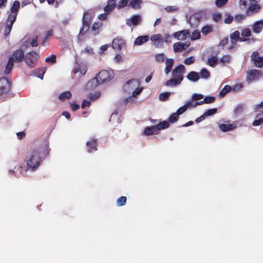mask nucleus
Here are the masks:
<instances>
[{
	"mask_svg": "<svg viewBox=\"0 0 263 263\" xmlns=\"http://www.w3.org/2000/svg\"><path fill=\"white\" fill-rule=\"evenodd\" d=\"M232 88L228 85H225L223 88L220 90L219 92V96L220 97L224 96L227 93L231 91Z\"/></svg>",
	"mask_w": 263,
	"mask_h": 263,
	"instance_id": "72a5a7b5",
	"label": "nucleus"
},
{
	"mask_svg": "<svg viewBox=\"0 0 263 263\" xmlns=\"http://www.w3.org/2000/svg\"><path fill=\"white\" fill-rule=\"evenodd\" d=\"M71 96V93L69 91H64L59 95V99L61 101H64L67 99H69Z\"/></svg>",
	"mask_w": 263,
	"mask_h": 263,
	"instance_id": "c756f323",
	"label": "nucleus"
},
{
	"mask_svg": "<svg viewBox=\"0 0 263 263\" xmlns=\"http://www.w3.org/2000/svg\"><path fill=\"white\" fill-rule=\"evenodd\" d=\"M171 95L170 92H162L159 95V100L162 101H166Z\"/></svg>",
	"mask_w": 263,
	"mask_h": 263,
	"instance_id": "a19ab883",
	"label": "nucleus"
},
{
	"mask_svg": "<svg viewBox=\"0 0 263 263\" xmlns=\"http://www.w3.org/2000/svg\"><path fill=\"white\" fill-rule=\"evenodd\" d=\"M261 7L257 3L252 4L246 10V14L248 16H252L260 12Z\"/></svg>",
	"mask_w": 263,
	"mask_h": 263,
	"instance_id": "0eeeda50",
	"label": "nucleus"
},
{
	"mask_svg": "<svg viewBox=\"0 0 263 263\" xmlns=\"http://www.w3.org/2000/svg\"><path fill=\"white\" fill-rule=\"evenodd\" d=\"M39 57L40 55L38 53L34 51H31L26 54L24 61L29 68H33L36 65Z\"/></svg>",
	"mask_w": 263,
	"mask_h": 263,
	"instance_id": "39448f33",
	"label": "nucleus"
},
{
	"mask_svg": "<svg viewBox=\"0 0 263 263\" xmlns=\"http://www.w3.org/2000/svg\"><path fill=\"white\" fill-rule=\"evenodd\" d=\"M226 17L224 20V23L227 24H230L232 23L234 17L231 15L230 13L227 12L224 14Z\"/></svg>",
	"mask_w": 263,
	"mask_h": 263,
	"instance_id": "58836bf2",
	"label": "nucleus"
},
{
	"mask_svg": "<svg viewBox=\"0 0 263 263\" xmlns=\"http://www.w3.org/2000/svg\"><path fill=\"white\" fill-rule=\"evenodd\" d=\"M149 39L148 35H142L137 37L134 42L135 45H141L143 43L148 41Z\"/></svg>",
	"mask_w": 263,
	"mask_h": 263,
	"instance_id": "6ab92c4d",
	"label": "nucleus"
},
{
	"mask_svg": "<svg viewBox=\"0 0 263 263\" xmlns=\"http://www.w3.org/2000/svg\"><path fill=\"white\" fill-rule=\"evenodd\" d=\"M155 60L159 63H162L164 61L165 56L163 53L157 54L155 57Z\"/></svg>",
	"mask_w": 263,
	"mask_h": 263,
	"instance_id": "de8ad7c7",
	"label": "nucleus"
},
{
	"mask_svg": "<svg viewBox=\"0 0 263 263\" xmlns=\"http://www.w3.org/2000/svg\"><path fill=\"white\" fill-rule=\"evenodd\" d=\"M231 58L229 55H223L221 58L220 59L219 62L222 63L223 65L226 63H229L231 62Z\"/></svg>",
	"mask_w": 263,
	"mask_h": 263,
	"instance_id": "79ce46f5",
	"label": "nucleus"
},
{
	"mask_svg": "<svg viewBox=\"0 0 263 263\" xmlns=\"http://www.w3.org/2000/svg\"><path fill=\"white\" fill-rule=\"evenodd\" d=\"M228 2V0H216L215 5L218 7L220 8L225 5Z\"/></svg>",
	"mask_w": 263,
	"mask_h": 263,
	"instance_id": "603ef678",
	"label": "nucleus"
},
{
	"mask_svg": "<svg viewBox=\"0 0 263 263\" xmlns=\"http://www.w3.org/2000/svg\"><path fill=\"white\" fill-rule=\"evenodd\" d=\"M241 37H248L251 36L252 33L250 29L249 28H246L242 30L241 33Z\"/></svg>",
	"mask_w": 263,
	"mask_h": 263,
	"instance_id": "4c0bfd02",
	"label": "nucleus"
},
{
	"mask_svg": "<svg viewBox=\"0 0 263 263\" xmlns=\"http://www.w3.org/2000/svg\"><path fill=\"white\" fill-rule=\"evenodd\" d=\"M174 63V59L168 58L165 61V67L164 69V72L166 74L169 73L172 71V68Z\"/></svg>",
	"mask_w": 263,
	"mask_h": 263,
	"instance_id": "a211bd4d",
	"label": "nucleus"
},
{
	"mask_svg": "<svg viewBox=\"0 0 263 263\" xmlns=\"http://www.w3.org/2000/svg\"><path fill=\"white\" fill-rule=\"evenodd\" d=\"M141 4V0H133L130 1L129 6L133 8L138 9L140 8Z\"/></svg>",
	"mask_w": 263,
	"mask_h": 263,
	"instance_id": "f704fd0d",
	"label": "nucleus"
},
{
	"mask_svg": "<svg viewBox=\"0 0 263 263\" xmlns=\"http://www.w3.org/2000/svg\"><path fill=\"white\" fill-rule=\"evenodd\" d=\"M127 198L125 196H121L117 200V205L118 206H121L125 205L126 203Z\"/></svg>",
	"mask_w": 263,
	"mask_h": 263,
	"instance_id": "e433bc0d",
	"label": "nucleus"
},
{
	"mask_svg": "<svg viewBox=\"0 0 263 263\" xmlns=\"http://www.w3.org/2000/svg\"><path fill=\"white\" fill-rule=\"evenodd\" d=\"M186 68L182 64L175 67L172 71V78L165 82V85L171 86L180 84L183 80V74Z\"/></svg>",
	"mask_w": 263,
	"mask_h": 263,
	"instance_id": "f03ea898",
	"label": "nucleus"
},
{
	"mask_svg": "<svg viewBox=\"0 0 263 263\" xmlns=\"http://www.w3.org/2000/svg\"><path fill=\"white\" fill-rule=\"evenodd\" d=\"M200 32L198 30H195L192 32L191 39L192 41L199 39L200 38Z\"/></svg>",
	"mask_w": 263,
	"mask_h": 263,
	"instance_id": "c03bdc74",
	"label": "nucleus"
},
{
	"mask_svg": "<svg viewBox=\"0 0 263 263\" xmlns=\"http://www.w3.org/2000/svg\"><path fill=\"white\" fill-rule=\"evenodd\" d=\"M115 7L109 6L107 4V5L104 7V10L107 14L110 13L114 9Z\"/></svg>",
	"mask_w": 263,
	"mask_h": 263,
	"instance_id": "338daca9",
	"label": "nucleus"
},
{
	"mask_svg": "<svg viewBox=\"0 0 263 263\" xmlns=\"http://www.w3.org/2000/svg\"><path fill=\"white\" fill-rule=\"evenodd\" d=\"M20 7V3L18 1H15L10 8V13L8 15L5 30L6 37L9 36L12 30V26L16 20L18 11Z\"/></svg>",
	"mask_w": 263,
	"mask_h": 263,
	"instance_id": "7ed1b4c3",
	"label": "nucleus"
},
{
	"mask_svg": "<svg viewBox=\"0 0 263 263\" xmlns=\"http://www.w3.org/2000/svg\"><path fill=\"white\" fill-rule=\"evenodd\" d=\"M45 61L48 63L54 64L57 62V56L55 54H52L51 57L45 59Z\"/></svg>",
	"mask_w": 263,
	"mask_h": 263,
	"instance_id": "37998d69",
	"label": "nucleus"
},
{
	"mask_svg": "<svg viewBox=\"0 0 263 263\" xmlns=\"http://www.w3.org/2000/svg\"><path fill=\"white\" fill-rule=\"evenodd\" d=\"M101 83L100 82L97 75H96L95 77L88 81L87 85L91 88H95L98 86Z\"/></svg>",
	"mask_w": 263,
	"mask_h": 263,
	"instance_id": "bb28decb",
	"label": "nucleus"
},
{
	"mask_svg": "<svg viewBox=\"0 0 263 263\" xmlns=\"http://www.w3.org/2000/svg\"><path fill=\"white\" fill-rule=\"evenodd\" d=\"M11 90V81L5 77L0 78V96L8 93Z\"/></svg>",
	"mask_w": 263,
	"mask_h": 263,
	"instance_id": "423d86ee",
	"label": "nucleus"
},
{
	"mask_svg": "<svg viewBox=\"0 0 263 263\" xmlns=\"http://www.w3.org/2000/svg\"><path fill=\"white\" fill-rule=\"evenodd\" d=\"M215 101L214 97L206 96L203 100V102L205 104H210L213 103Z\"/></svg>",
	"mask_w": 263,
	"mask_h": 263,
	"instance_id": "49530a36",
	"label": "nucleus"
},
{
	"mask_svg": "<svg viewBox=\"0 0 263 263\" xmlns=\"http://www.w3.org/2000/svg\"><path fill=\"white\" fill-rule=\"evenodd\" d=\"M151 40L154 44L158 46L160 43H162L163 39L161 34H154L151 37Z\"/></svg>",
	"mask_w": 263,
	"mask_h": 263,
	"instance_id": "393cba45",
	"label": "nucleus"
},
{
	"mask_svg": "<svg viewBox=\"0 0 263 263\" xmlns=\"http://www.w3.org/2000/svg\"><path fill=\"white\" fill-rule=\"evenodd\" d=\"M186 105H183L180 107L176 111L177 114L179 116L184 113L186 110Z\"/></svg>",
	"mask_w": 263,
	"mask_h": 263,
	"instance_id": "680f3d73",
	"label": "nucleus"
},
{
	"mask_svg": "<svg viewBox=\"0 0 263 263\" xmlns=\"http://www.w3.org/2000/svg\"><path fill=\"white\" fill-rule=\"evenodd\" d=\"M157 131L155 125L147 126L144 129L143 134L146 136H150L156 134Z\"/></svg>",
	"mask_w": 263,
	"mask_h": 263,
	"instance_id": "5701e85b",
	"label": "nucleus"
},
{
	"mask_svg": "<svg viewBox=\"0 0 263 263\" xmlns=\"http://www.w3.org/2000/svg\"><path fill=\"white\" fill-rule=\"evenodd\" d=\"M228 42H229V38L228 36H226L220 41V42L219 43V46L223 47V46H225L226 45H227L228 43Z\"/></svg>",
	"mask_w": 263,
	"mask_h": 263,
	"instance_id": "e2e57ef3",
	"label": "nucleus"
},
{
	"mask_svg": "<svg viewBox=\"0 0 263 263\" xmlns=\"http://www.w3.org/2000/svg\"><path fill=\"white\" fill-rule=\"evenodd\" d=\"M30 44H31V45L32 47H37V45H38V44H37V36L36 35L34 36L32 39V40L31 41Z\"/></svg>",
	"mask_w": 263,
	"mask_h": 263,
	"instance_id": "69168bd1",
	"label": "nucleus"
},
{
	"mask_svg": "<svg viewBox=\"0 0 263 263\" xmlns=\"http://www.w3.org/2000/svg\"><path fill=\"white\" fill-rule=\"evenodd\" d=\"M91 17L89 16V12L88 11H84L82 18V26L89 29L91 23Z\"/></svg>",
	"mask_w": 263,
	"mask_h": 263,
	"instance_id": "2eb2a0df",
	"label": "nucleus"
},
{
	"mask_svg": "<svg viewBox=\"0 0 263 263\" xmlns=\"http://www.w3.org/2000/svg\"><path fill=\"white\" fill-rule=\"evenodd\" d=\"M203 98V96L201 94L194 93L192 96V100L193 101H197L201 100Z\"/></svg>",
	"mask_w": 263,
	"mask_h": 263,
	"instance_id": "bf43d9fd",
	"label": "nucleus"
},
{
	"mask_svg": "<svg viewBox=\"0 0 263 263\" xmlns=\"http://www.w3.org/2000/svg\"><path fill=\"white\" fill-rule=\"evenodd\" d=\"M263 29V20L255 22L252 26L253 32L255 33H260Z\"/></svg>",
	"mask_w": 263,
	"mask_h": 263,
	"instance_id": "4468645a",
	"label": "nucleus"
},
{
	"mask_svg": "<svg viewBox=\"0 0 263 263\" xmlns=\"http://www.w3.org/2000/svg\"><path fill=\"white\" fill-rule=\"evenodd\" d=\"M195 59L194 57H190L184 59L183 63L185 65H191L194 63Z\"/></svg>",
	"mask_w": 263,
	"mask_h": 263,
	"instance_id": "3c124183",
	"label": "nucleus"
},
{
	"mask_svg": "<svg viewBox=\"0 0 263 263\" xmlns=\"http://www.w3.org/2000/svg\"><path fill=\"white\" fill-rule=\"evenodd\" d=\"M252 2L251 0H239V5L242 6L244 7H246L248 4H251Z\"/></svg>",
	"mask_w": 263,
	"mask_h": 263,
	"instance_id": "13d9d810",
	"label": "nucleus"
},
{
	"mask_svg": "<svg viewBox=\"0 0 263 263\" xmlns=\"http://www.w3.org/2000/svg\"><path fill=\"white\" fill-rule=\"evenodd\" d=\"M53 34V30L51 29V30H49L46 33V35H45V36H44V37L43 39V42L42 43V46H46V45H47V44H46V43L47 42L49 37L50 36H52Z\"/></svg>",
	"mask_w": 263,
	"mask_h": 263,
	"instance_id": "473e14b6",
	"label": "nucleus"
},
{
	"mask_svg": "<svg viewBox=\"0 0 263 263\" xmlns=\"http://www.w3.org/2000/svg\"><path fill=\"white\" fill-rule=\"evenodd\" d=\"M123 44L124 42L122 40L115 39L112 43V47L115 49L121 50Z\"/></svg>",
	"mask_w": 263,
	"mask_h": 263,
	"instance_id": "4be33fe9",
	"label": "nucleus"
},
{
	"mask_svg": "<svg viewBox=\"0 0 263 263\" xmlns=\"http://www.w3.org/2000/svg\"><path fill=\"white\" fill-rule=\"evenodd\" d=\"M88 29L87 28H86L85 27L82 26L80 28L79 33V36H83L86 34V33L87 32Z\"/></svg>",
	"mask_w": 263,
	"mask_h": 263,
	"instance_id": "0e129e2a",
	"label": "nucleus"
},
{
	"mask_svg": "<svg viewBox=\"0 0 263 263\" xmlns=\"http://www.w3.org/2000/svg\"><path fill=\"white\" fill-rule=\"evenodd\" d=\"M190 31L188 30L184 29L175 32L173 36L178 40H185L190 36Z\"/></svg>",
	"mask_w": 263,
	"mask_h": 263,
	"instance_id": "9b49d317",
	"label": "nucleus"
},
{
	"mask_svg": "<svg viewBox=\"0 0 263 263\" xmlns=\"http://www.w3.org/2000/svg\"><path fill=\"white\" fill-rule=\"evenodd\" d=\"M100 96V92L99 91L95 92L94 93H89L88 97L91 101H95L99 98Z\"/></svg>",
	"mask_w": 263,
	"mask_h": 263,
	"instance_id": "a18cd8bd",
	"label": "nucleus"
},
{
	"mask_svg": "<svg viewBox=\"0 0 263 263\" xmlns=\"http://www.w3.org/2000/svg\"><path fill=\"white\" fill-rule=\"evenodd\" d=\"M24 53L22 49H20L15 50L13 52L12 56L8 59L4 74H8L10 73L13 67L14 63H20L24 60Z\"/></svg>",
	"mask_w": 263,
	"mask_h": 263,
	"instance_id": "20e7f679",
	"label": "nucleus"
},
{
	"mask_svg": "<svg viewBox=\"0 0 263 263\" xmlns=\"http://www.w3.org/2000/svg\"><path fill=\"white\" fill-rule=\"evenodd\" d=\"M263 75L261 71L257 69H252L248 72L247 79L251 82L259 79Z\"/></svg>",
	"mask_w": 263,
	"mask_h": 263,
	"instance_id": "6e6552de",
	"label": "nucleus"
},
{
	"mask_svg": "<svg viewBox=\"0 0 263 263\" xmlns=\"http://www.w3.org/2000/svg\"><path fill=\"white\" fill-rule=\"evenodd\" d=\"M217 63L218 59L215 56H212L208 60V65L212 67H215L216 65H217Z\"/></svg>",
	"mask_w": 263,
	"mask_h": 263,
	"instance_id": "2f4dec72",
	"label": "nucleus"
},
{
	"mask_svg": "<svg viewBox=\"0 0 263 263\" xmlns=\"http://www.w3.org/2000/svg\"><path fill=\"white\" fill-rule=\"evenodd\" d=\"M231 43L232 44L236 45L237 41L239 42H246L249 40V39L240 37V33L238 31H235L230 35Z\"/></svg>",
	"mask_w": 263,
	"mask_h": 263,
	"instance_id": "9d476101",
	"label": "nucleus"
},
{
	"mask_svg": "<svg viewBox=\"0 0 263 263\" xmlns=\"http://www.w3.org/2000/svg\"><path fill=\"white\" fill-rule=\"evenodd\" d=\"M219 127L221 130L226 132L233 130L235 128L236 125H234L233 124H221L219 125Z\"/></svg>",
	"mask_w": 263,
	"mask_h": 263,
	"instance_id": "b1692460",
	"label": "nucleus"
},
{
	"mask_svg": "<svg viewBox=\"0 0 263 263\" xmlns=\"http://www.w3.org/2000/svg\"><path fill=\"white\" fill-rule=\"evenodd\" d=\"M46 68L41 67L39 68L34 69L32 71L34 76L37 77L41 79H43L44 74L46 72Z\"/></svg>",
	"mask_w": 263,
	"mask_h": 263,
	"instance_id": "aec40b11",
	"label": "nucleus"
},
{
	"mask_svg": "<svg viewBox=\"0 0 263 263\" xmlns=\"http://www.w3.org/2000/svg\"><path fill=\"white\" fill-rule=\"evenodd\" d=\"M213 27L212 25H206L204 26L201 28V32L203 35H207L209 33L213 32Z\"/></svg>",
	"mask_w": 263,
	"mask_h": 263,
	"instance_id": "c85d7f7f",
	"label": "nucleus"
},
{
	"mask_svg": "<svg viewBox=\"0 0 263 263\" xmlns=\"http://www.w3.org/2000/svg\"><path fill=\"white\" fill-rule=\"evenodd\" d=\"M141 21V17L139 15H134L130 18L126 20V25L130 26L132 25L134 26L138 25Z\"/></svg>",
	"mask_w": 263,
	"mask_h": 263,
	"instance_id": "f8f14e48",
	"label": "nucleus"
},
{
	"mask_svg": "<svg viewBox=\"0 0 263 263\" xmlns=\"http://www.w3.org/2000/svg\"><path fill=\"white\" fill-rule=\"evenodd\" d=\"M257 119L254 120L252 123V125L254 126H257L260 125L261 123H263V120L260 117H257Z\"/></svg>",
	"mask_w": 263,
	"mask_h": 263,
	"instance_id": "052dcab7",
	"label": "nucleus"
},
{
	"mask_svg": "<svg viewBox=\"0 0 263 263\" xmlns=\"http://www.w3.org/2000/svg\"><path fill=\"white\" fill-rule=\"evenodd\" d=\"M179 119V115L177 113L174 112L171 114L168 117V122L174 123L178 121Z\"/></svg>",
	"mask_w": 263,
	"mask_h": 263,
	"instance_id": "c9c22d12",
	"label": "nucleus"
},
{
	"mask_svg": "<svg viewBox=\"0 0 263 263\" xmlns=\"http://www.w3.org/2000/svg\"><path fill=\"white\" fill-rule=\"evenodd\" d=\"M186 78L189 81L196 82L199 79L200 76L198 72L192 71L186 76Z\"/></svg>",
	"mask_w": 263,
	"mask_h": 263,
	"instance_id": "412c9836",
	"label": "nucleus"
},
{
	"mask_svg": "<svg viewBox=\"0 0 263 263\" xmlns=\"http://www.w3.org/2000/svg\"><path fill=\"white\" fill-rule=\"evenodd\" d=\"M97 141L95 139H91L89 141L86 142V146L88 147L87 152L91 153L93 151L97 150Z\"/></svg>",
	"mask_w": 263,
	"mask_h": 263,
	"instance_id": "dca6fc26",
	"label": "nucleus"
},
{
	"mask_svg": "<svg viewBox=\"0 0 263 263\" xmlns=\"http://www.w3.org/2000/svg\"><path fill=\"white\" fill-rule=\"evenodd\" d=\"M167 12H173L178 10V7L175 6H168L164 8Z\"/></svg>",
	"mask_w": 263,
	"mask_h": 263,
	"instance_id": "09e8293b",
	"label": "nucleus"
},
{
	"mask_svg": "<svg viewBox=\"0 0 263 263\" xmlns=\"http://www.w3.org/2000/svg\"><path fill=\"white\" fill-rule=\"evenodd\" d=\"M188 46L189 45H186L184 43L182 42L175 43L173 45L174 51L175 52H181L183 50L186 49Z\"/></svg>",
	"mask_w": 263,
	"mask_h": 263,
	"instance_id": "f3484780",
	"label": "nucleus"
},
{
	"mask_svg": "<svg viewBox=\"0 0 263 263\" xmlns=\"http://www.w3.org/2000/svg\"><path fill=\"white\" fill-rule=\"evenodd\" d=\"M245 18V16L243 14H238L235 16L234 19L237 23L241 22Z\"/></svg>",
	"mask_w": 263,
	"mask_h": 263,
	"instance_id": "6e6d98bb",
	"label": "nucleus"
},
{
	"mask_svg": "<svg viewBox=\"0 0 263 263\" xmlns=\"http://www.w3.org/2000/svg\"><path fill=\"white\" fill-rule=\"evenodd\" d=\"M157 131L168 128L170 126V123L168 121H163L155 125Z\"/></svg>",
	"mask_w": 263,
	"mask_h": 263,
	"instance_id": "cd10ccee",
	"label": "nucleus"
},
{
	"mask_svg": "<svg viewBox=\"0 0 263 263\" xmlns=\"http://www.w3.org/2000/svg\"><path fill=\"white\" fill-rule=\"evenodd\" d=\"M200 77L203 79H208L210 76V72L205 68H202L200 72Z\"/></svg>",
	"mask_w": 263,
	"mask_h": 263,
	"instance_id": "ea45409f",
	"label": "nucleus"
},
{
	"mask_svg": "<svg viewBox=\"0 0 263 263\" xmlns=\"http://www.w3.org/2000/svg\"><path fill=\"white\" fill-rule=\"evenodd\" d=\"M103 26L102 22H95L93 24L91 30L93 32V35H97L99 33L100 29Z\"/></svg>",
	"mask_w": 263,
	"mask_h": 263,
	"instance_id": "a878e982",
	"label": "nucleus"
},
{
	"mask_svg": "<svg viewBox=\"0 0 263 263\" xmlns=\"http://www.w3.org/2000/svg\"><path fill=\"white\" fill-rule=\"evenodd\" d=\"M142 90V88H137L132 93V96L134 97H136L139 95Z\"/></svg>",
	"mask_w": 263,
	"mask_h": 263,
	"instance_id": "774afa93",
	"label": "nucleus"
},
{
	"mask_svg": "<svg viewBox=\"0 0 263 263\" xmlns=\"http://www.w3.org/2000/svg\"><path fill=\"white\" fill-rule=\"evenodd\" d=\"M50 151L49 142L47 140L35 141L29 156L27 157V170L31 171H36L43 160L49 155Z\"/></svg>",
	"mask_w": 263,
	"mask_h": 263,
	"instance_id": "f257e3e1",
	"label": "nucleus"
},
{
	"mask_svg": "<svg viewBox=\"0 0 263 263\" xmlns=\"http://www.w3.org/2000/svg\"><path fill=\"white\" fill-rule=\"evenodd\" d=\"M128 2V0H120L119 2L118 5L117 6V8L118 9H120L125 7L127 4Z\"/></svg>",
	"mask_w": 263,
	"mask_h": 263,
	"instance_id": "4d7b16f0",
	"label": "nucleus"
},
{
	"mask_svg": "<svg viewBox=\"0 0 263 263\" xmlns=\"http://www.w3.org/2000/svg\"><path fill=\"white\" fill-rule=\"evenodd\" d=\"M243 111V106L241 104H239L237 106V107L235 108L234 111V113L238 115V114L242 112Z\"/></svg>",
	"mask_w": 263,
	"mask_h": 263,
	"instance_id": "5fc2aeb1",
	"label": "nucleus"
},
{
	"mask_svg": "<svg viewBox=\"0 0 263 263\" xmlns=\"http://www.w3.org/2000/svg\"><path fill=\"white\" fill-rule=\"evenodd\" d=\"M217 111V108H211L209 109L208 110H206L204 113V116H212L215 114H216Z\"/></svg>",
	"mask_w": 263,
	"mask_h": 263,
	"instance_id": "864d4df0",
	"label": "nucleus"
},
{
	"mask_svg": "<svg viewBox=\"0 0 263 263\" xmlns=\"http://www.w3.org/2000/svg\"><path fill=\"white\" fill-rule=\"evenodd\" d=\"M258 53L257 51L253 52L252 53L253 60L255 66L261 68L263 67V58L258 56Z\"/></svg>",
	"mask_w": 263,
	"mask_h": 263,
	"instance_id": "ddd939ff",
	"label": "nucleus"
},
{
	"mask_svg": "<svg viewBox=\"0 0 263 263\" xmlns=\"http://www.w3.org/2000/svg\"><path fill=\"white\" fill-rule=\"evenodd\" d=\"M87 68L85 66L79 65L77 67L74 69L73 73L74 74L80 72L82 75H84L86 72Z\"/></svg>",
	"mask_w": 263,
	"mask_h": 263,
	"instance_id": "7c9ffc66",
	"label": "nucleus"
},
{
	"mask_svg": "<svg viewBox=\"0 0 263 263\" xmlns=\"http://www.w3.org/2000/svg\"><path fill=\"white\" fill-rule=\"evenodd\" d=\"M97 75L101 83L109 81L112 78V73L106 70L101 71Z\"/></svg>",
	"mask_w": 263,
	"mask_h": 263,
	"instance_id": "1a4fd4ad",
	"label": "nucleus"
},
{
	"mask_svg": "<svg viewBox=\"0 0 263 263\" xmlns=\"http://www.w3.org/2000/svg\"><path fill=\"white\" fill-rule=\"evenodd\" d=\"M221 13L220 12H217L213 14L212 18L215 22H218L221 18Z\"/></svg>",
	"mask_w": 263,
	"mask_h": 263,
	"instance_id": "8fccbe9b",
	"label": "nucleus"
}]
</instances>
